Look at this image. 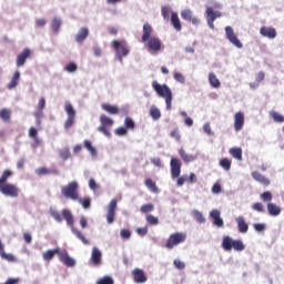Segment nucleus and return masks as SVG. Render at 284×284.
<instances>
[{
  "label": "nucleus",
  "mask_w": 284,
  "mask_h": 284,
  "mask_svg": "<svg viewBox=\"0 0 284 284\" xmlns=\"http://www.w3.org/2000/svg\"><path fill=\"white\" fill-rule=\"evenodd\" d=\"M12 176V171L9 169L4 170L0 176V193L10 199H18L19 186L17 184L8 183V179Z\"/></svg>",
  "instance_id": "nucleus-1"
},
{
  "label": "nucleus",
  "mask_w": 284,
  "mask_h": 284,
  "mask_svg": "<svg viewBox=\"0 0 284 284\" xmlns=\"http://www.w3.org/2000/svg\"><path fill=\"white\" fill-rule=\"evenodd\" d=\"M62 217L67 222V225L71 227L72 234L79 239L83 243V245H90V241L83 235V233L77 229H74V216L72 215V212L70 210L64 209L62 210Z\"/></svg>",
  "instance_id": "nucleus-2"
},
{
  "label": "nucleus",
  "mask_w": 284,
  "mask_h": 284,
  "mask_svg": "<svg viewBox=\"0 0 284 284\" xmlns=\"http://www.w3.org/2000/svg\"><path fill=\"white\" fill-rule=\"evenodd\" d=\"M152 88L159 97L165 99L166 110H172V90L170 87H168V84H160L159 82L153 81Z\"/></svg>",
  "instance_id": "nucleus-3"
},
{
  "label": "nucleus",
  "mask_w": 284,
  "mask_h": 284,
  "mask_svg": "<svg viewBox=\"0 0 284 284\" xmlns=\"http://www.w3.org/2000/svg\"><path fill=\"white\" fill-rule=\"evenodd\" d=\"M61 194L64 199L79 201V183L77 181L69 182L67 185L61 187Z\"/></svg>",
  "instance_id": "nucleus-4"
},
{
  "label": "nucleus",
  "mask_w": 284,
  "mask_h": 284,
  "mask_svg": "<svg viewBox=\"0 0 284 284\" xmlns=\"http://www.w3.org/2000/svg\"><path fill=\"white\" fill-rule=\"evenodd\" d=\"M222 247L225 252H232V250H235V252H243V250H245V244H243V241L241 240H233L226 235L223 237Z\"/></svg>",
  "instance_id": "nucleus-5"
},
{
  "label": "nucleus",
  "mask_w": 284,
  "mask_h": 284,
  "mask_svg": "<svg viewBox=\"0 0 284 284\" xmlns=\"http://www.w3.org/2000/svg\"><path fill=\"white\" fill-rule=\"evenodd\" d=\"M171 176L172 179H178L176 185L179 187L185 185V181H187V179L181 176V160L176 158L171 159Z\"/></svg>",
  "instance_id": "nucleus-6"
},
{
  "label": "nucleus",
  "mask_w": 284,
  "mask_h": 284,
  "mask_svg": "<svg viewBox=\"0 0 284 284\" xmlns=\"http://www.w3.org/2000/svg\"><path fill=\"white\" fill-rule=\"evenodd\" d=\"M112 48L115 50L116 59L120 63H123V57H128V54H130L128 42H125V40H113Z\"/></svg>",
  "instance_id": "nucleus-7"
},
{
  "label": "nucleus",
  "mask_w": 284,
  "mask_h": 284,
  "mask_svg": "<svg viewBox=\"0 0 284 284\" xmlns=\"http://www.w3.org/2000/svg\"><path fill=\"white\" fill-rule=\"evenodd\" d=\"M64 112H67L68 118L64 121L63 128L64 130H70V128L74 125V119H77V111L74 110V106H72V103L65 102Z\"/></svg>",
  "instance_id": "nucleus-8"
},
{
  "label": "nucleus",
  "mask_w": 284,
  "mask_h": 284,
  "mask_svg": "<svg viewBox=\"0 0 284 284\" xmlns=\"http://www.w3.org/2000/svg\"><path fill=\"white\" fill-rule=\"evenodd\" d=\"M186 239H187V234L185 233H173L169 236L165 247L168 250H172L176 247V245H181V243H185Z\"/></svg>",
  "instance_id": "nucleus-9"
},
{
  "label": "nucleus",
  "mask_w": 284,
  "mask_h": 284,
  "mask_svg": "<svg viewBox=\"0 0 284 284\" xmlns=\"http://www.w3.org/2000/svg\"><path fill=\"white\" fill-rule=\"evenodd\" d=\"M145 49L150 54H159L163 50V43L156 37L150 38L145 42Z\"/></svg>",
  "instance_id": "nucleus-10"
},
{
  "label": "nucleus",
  "mask_w": 284,
  "mask_h": 284,
  "mask_svg": "<svg viewBox=\"0 0 284 284\" xmlns=\"http://www.w3.org/2000/svg\"><path fill=\"white\" fill-rule=\"evenodd\" d=\"M100 123H101V125L98 128V131L102 132V134H104V136H111L110 130H108V128H112V125H114V120L110 119L105 114H101Z\"/></svg>",
  "instance_id": "nucleus-11"
},
{
  "label": "nucleus",
  "mask_w": 284,
  "mask_h": 284,
  "mask_svg": "<svg viewBox=\"0 0 284 284\" xmlns=\"http://www.w3.org/2000/svg\"><path fill=\"white\" fill-rule=\"evenodd\" d=\"M205 13L209 28H211V30H214V22L217 19H221L223 17V13H221L220 11H214L212 7H207Z\"/></svg>",
  "instance_id": "nucleus-12"
},
{
  "label": "nucleus",
  "mask_w": 284,
  "mask_h": 284,
  "mask_svg": "<svg viewBox=\"0 0 284 284\" xmlns=\"http://www.w3.org/2000/svg\"><path fill=\"white\" fill-rule=\"evenodd\" d=\"M225 34L226 39L230 41V43H232V45L239 49L243 48V43L241 42L239 37H236V33H234V29L232 27H225Z\"/></svg>",
  "instance_id": "nucleus-13"
},
{
  "label": "nucleus",
  "mask_w": 284,
  "mask_h": 284,
  "mask_svg": "<svg viewBox=\"0 0 284 284\" xmlns=\"http://www.w3.org/2000/svg\"><path fill=\"white\" fill-rule=\"evenodd\" d=\"M116 199H112L106 206V222L109 223V225H112V223H114V217L116 216Z\"/></svg>",
  "instance_id": "nucleus-14"
},
{
  "label": "nucleus",
  "mask_w": 284,
  "mask_h": 284,
  "mask_svg": "<svg viewBox=\"0 0 284 284\" xmlns=\"http://www.w3.org/2000/svg\"><path fill=\"white\" fill-rule=\"evenodd\" d=\"M32 51H30V49L27 48L22 50V52L19 53L16 59L17 68H23V65H26V61H28V59H30Z\"/></svg>",
  "instance_id": "nucleus-15"
},
{
  "label": "nucleus",
  "mask_w": 284,
  "mask_h": 284,
  "mask_svg": "<svg viewBox=\"0 0 284 284\" xmlns=\"http://www.w3.org/2000/svg\"><path fill=\"white\" fill-rule=\"evenodd\" d=\"M181 17L184 19V21H191L193 26H200L201 20L196 17H194V13L190 9H184L181 11Z\"/></svg>",
  "instance_id": "nucleus-16"
},
{
  "label": "nucleus",
  "mask_w": 284,
  "mask_h": 284,
  "mask_svg": "<svg viewBox=\"0 0 284 284\" xmlns=\"http://www.w3.org/2000/svg\"><path fill=\"white\" fill-rule=\"evenodd\" d=\"M245 125V114L243 112H236L234 114V130L235 132H241Z\"/></svg>",
  "instance_id": "nucleus-17"
},
{
  "label": "nucleus",
  "mask_w": 284,
  "mask_h": 284,
  "mask_svg": "<svg viewBox=\"0 0 284 284\" xmlns=\"http://www.w3.org/2000/svg\"><path fill=\"white\" fill-rule=\"evenodd\" d=\"M59 258L61 263H63L67 267H74V265H77V262L74 261V258L70 257L68 252L59 253Z\"/></svg>",
  "instance_id": "nucleus-18"
},
{
  "label": "nucleus",
  "mask_w": 284,
  "mask_h": 284,
  "mask_svg": "<svg viewBox=\"0 0 284 284\" xmlns=\"http://www.w3.org/2000/svg\"><path fill=\"white\" fill-rule=\"evenodd\" d=\"M210 216L213 219V225H215L216 227H223L224 222L223 219L221 217V211L216 209L212 210Z\"/></svg>",
  "instance_id": "nucleus-19"
},
{
  "label": "nucleus",
  "mask_w": 284,
  "mask_h": 284,
  "mask_svg": "<svg viewBox=\"0 0 284 284\" xmlns=\"http://www.w3.org/2000/svg\"><path fill=\"white\" fill-rule=\"evenodd\" d=\"M236 224H237V230L241 234H247V231L250 230V225L247 222H245V217L243 216H237L235 219Z\"/></svg>",
  "instance_id": "nucleus-20"
},
{
  "label": "nucleus",
  "mask_w": 284,
  "mask_h": 284,
  "mask_svg": "<svg viewBox=\"0 0 284 284\" xmlns=\"http://www.w3.org/2000/svg\"><path fill=\"white\" fill-rule=\"evenodd\" d=\"M252 178L254 179V181H256L257 183H261V185H270L271 181L268 178H265V175L261 174V172L258 171H253L252 172Z\"/></svg>",
  "instance_id": "nucleus-21"
},
{
  "label": "nucleus",
  "mask_w": 284,
  "mask_h": 284,
  "mask_svg": "<svg viewBox=\"0 0 284 284\" xmlns=\"http://www.w3.org/2000/svg\"><path fill=\"white\" fill-rule=\"evenodd\" d=\"M260 33L267 39H276V29L272 27H262Z\"/></svg>",
  "instance_id": "nucleus-22"
},
{
  "label": "nucleus",
  "mask_w": 284,
  "mask_h": 284,
  "mask_svg": "<svg viewBox=\"0 0 284 284\" xmlns=\"http://www.w3.org/2000/svg\"><path fill=\"white\" fill-rule=\"evenodd\" d=\"M89 34H90V31L88 30V28L82 27L75 36L77 43H83V41L88 39Z\"/></svg>",
  "instance_id": "nucleus-23"
},
{
  "label": "nucleus",
  "mask_w": 284,
  "mask_h": 284,
  "mask_svg": "<svg viewBox=\"0 0 284 284\" xmlns=\"http://www.w3.org/2000/svg\"><path fill=\"white\" fill-rule=\"evenodd\" d=\"M19 79H21V73L19 71H14L11 81L7 84L8 90H14L19 85Z\"/></svg>",
  "instance_id": "nucleus-24"
},
{
  "label": "nucleus",
  "mask_w": 284,
  "mask_h": 284,
  "mask_svg": "<svg viewBox=\"0 0 284 284\" xmlns=\"http://www.w3.org/2000/svg\"><path fill=\"white\" fill-rule=\"evenodd\" d=\"M171 23L174 30H176L178 32H181V30L183 29V27L181 26V20L179 19V13L176 12L171 13Z\"/></svg>",
  "instance_id": "nucleus-25"
},
{
  "label": "nucleus",
  "mask_w": 284,
  "mask_h": 284,
  "mask_svg": "<svg viewBox=\"0 0 284 284\" xmlns=\"http://www.w3.org/2000/svg\"><path fill=\"white\" fill-rule=\"evenodd\" d=\"M91 263H93V265H101V251L97 247L92 248V253H91Z\"/></svg>",
  "instance_id": "nucleus-26"
},
{
  "label": "nucleus",
  "mask_w": 284,
  "mask_h": 284,
  "mask_svg": "<svg viewBox=\"0 0 284 284\" xmlns=\"http://www.w3.org/2000/svg\"><path fill=\"white\" fill-rule=\"evenodd\" d=\"M36 174L38 176H45V174H55V175H59V170H50L45 166H41V168H38L36 170Z\"/></svg>",
  "instance_id": "nucleus-27"
},
{
  "label": "nucleus",
  "mask_w": 284,
  "mask_h": 284,
  "mask_svg": "<svg viewBox=\"0 0 284 284\" xmlns=\"http://www.w3.org/2000/svg\"><path fill=\"white\" fill-rule=\"evenodd\" d=\"M58 254H61V251L59 250V247L57 248H53V250H48L47 252H44L42 254V258L43 261H52L54 258V255Z\"/></svg>",
  "instance_id": "nucleus-28"
},
{
  "label": "nucleus",
  "mask_w": 284,
  "mask_h": 284,
  "mask_svg": "<svg viewBox=\"0 0 284 284\" xmlns=\"http://www.w3.org/2000/svg\"><path fill=\"white\" fill-rule=\"evenodd\" d=\"M267 210H268V214L271 216H278L281 214V212H282L281 206H278V205H276V204H274L272 202H270L267 204Z\"/></svg>",
  "instance_id": "nucleus-29"
},
{
  "label": "nucleus",
  "mask_w": 284,
  "mask_h": 284,
  "mask_svg": "<svg viewBox=\"0 0 284 284\" xmlns=\"http://www.w3.org/2000/svg\"><path fill=\"white\" fill-rule=\"evenodd\" d=\"M144 185H146L148 190H150V192H152L153 194H159L160 190L159 186H156V182H154V180L146 179L144 181Z\"/></svg>",
  "instance_id": "nucleus-30"
},
{
  "label": "nucleus",
  "mask_w": 284,
  "mask_h": 284,
  "mask_svg": "<svg viewBox=\"0 0 284 284\" xmlns=\"http://www.w3.org/2000/svg\"><path fill=\"white\" fill-rule=\"evenodd\" d=\"M229 153L233 159H236V161H243V149L241 148H232L230 149Z\"/></svg>",
  "instance_id": "nucleus-31"
},
{
  "label": "nucleus",
  "mask_w": 284,
  "mask_h": 284,
  "mask_svg": "<svg viewBox=\"0 0 284 284\" xmlns=\"http://www.w3.org/2000/svg\"><path fill=\"white\" fill-rule=\"evenodd\" d=\"M143 41L146 42L148 40L152 39V32H153V29H152V26H150L149 23H145L143 26Z\"/></svg>",
  "instance_id": "nucleus-32"
},
{
  "label": "nucleus",
  "mask_w": 284,
  "mask_h": 284,
  "mask_svg": "<svg viewBox=\"0 0 284 284\" xmlns=\"http://www.w3.org/2000/svg\"><path fill=\"white\" fill-rule=\"evenodd\" d=\"M12 116V111L10 109H1L0 110V119L4 122L8 123Z\"/></svg>",
  "instance_id": "nucleus-33"
},
{
  "label": "nucleus",
  "mask_w": 284,
  "mask_h": 284,
  "mask_svg": "<svg viewBox=\"0 0 284 284\" xmlns=\"http://www.w3.org/2000/svg\"><path fill=\"white\" fill-rule=\"evenodd\" d=\"M102 110H104V112H108V114H119V106L116 105L103 103Z\"/></svg>",
  "instance_id": "nucleus-34"
},
{
  "label": "nucleus",
  "mask_w": 284,
  "mask_h": 284,
  "mask_svg": "<svg viewBox=\"0 0 284 284\" xmlns=\"http://www.w3.org/2000/svg\"><path fill=\"white\" fill-rule=\"evenodd\" d=\"M149 114L153 119V121H159V119H161V110H159L156 105H152L150 108Z\"/></svg>",
  "instance_id": "nucleus-35"
},
{
  "label": "nucleus",
  "mask_w": 284,
  "mask_h": 284,
  "mask_svg": "<svg viewBox=\"0 0 284 284\" xmlns=\"http://www.w3.org/2000/svg\"><path fill=\"white\" fill-rule=\"evenodd\" d=\"M209 82L212 88H221V80H219V78H216V74L212 72L209 74Z\"/></svg>",
  "instance_id": "nucleus-36"
},
{
  "label": "nucleus",
  "mask_w": 284,
  "mask_h": 284,
  "mask_svg": "<svg viewBox=\"0 0 284 284\" xmlns=\"http://www.w3.org/2000/svg\"><path fill=\"white\" fill-rule=\"evenodd\" d=\"M179 154L181 156V159L184 161V163H192V161H194L196 158L194 155H190L185 153V150L181 149L179 151Z\"/></svg>",
  "instance_id": "nucleus-37"
},
{
  "label": "nucleus",
  "mask_w": 284,
  "mask_h": 284,
  "mask_svg": "<svg viewBox=\"0 0 284 284\" xmlns=\"http://www.w3.org/2000/svg\"><path fill=\"white\" fill-rule=\"evenodd\" d=\"M220 165L225 170V172H230V170H232V161L227 158L220 160Z\"/></svg>",
  "instance_id": "nucleus-38"
},
{
  "label": "nucleus",
  "mask_w": 284,
  "mask_h": 284,
  "mask_svg": "<svg viewBox=\"0 0 284 284\" xmlns=\"http://www.w3.org/2000/svg\"><path fill=\"white\" fill-rule=\"evenodd\" d=\"M59 156L62 159V161H68V159H71L72 153L70 152L69 148H64L59 151Z\"/></svg>",
  "instance_id": "nucleus-39"
},
{
  "label": "nucleus",
  "mask_w": 284,
  "mask_h": 284,
  "mask_svg": "<svg viewBox=\"0 0 284 284\" xmlns=\"http://www.w3.org/2000/svg\"><path fill=\"white\" fill-rule=\"evenodd\" d=\"M83 145L88 152H90L91 156H97V149L92 146V142L90 140H84Z\"/></svg>",
  "instance_id": "nucleus-40"
},
{
  "label": "nucleus",
  "mask_w": 284,
  "mask_h": 284,
  "mask_svg": "<svg viewBox=\"0 0 284 284\" xmlns=\"http://www.w3.org/2000/svg\"><path fill=\"white\" fill-rule=\"evenodd\" d=\"M270 116L275 123H284V115H281V113L276 111H270Z\"/></svg>",
  "instance_id": "nucleus-41"
},
{
  "label": "nucleus",
  "mask_w": 284,
  "mask_h": 284,
  "mask_svg": "<svg viewBox=\"0 0 284 284\" xmlns=\"http://www.w3.org/2000/svg\"><path fill=\"white\" fill-rule=\"evenodd\" d=\"M132 274L135 283H143V272L141 270L135 268Z\"/></svg>",
  "instance_id": "nucleus-42"
},
{
  "label": "nucleus",
  "mask_w": 284,
  "mask_h": 284,
  "mask_svg": "<svg viewBox=\"0 0 284 284\" xmlns=\"http://www.w3.org/2000/svg\"><path fill=\"white\" fill-rule=\"evenodd\" d=\"M49 214L54 219V221H57V223H63V217H61V213H59V211L50 209Z\"/></svg>",
  "instance_id": "nucleus-43"
},
{
  "label": "nucleus",
  "mask_w": 284,
  "mask_h": 284,
  "mask_svg": "<svg viewBox=\"0 0 284 284\" xmlns=\"http://www.w3.org/2000/svg\"><path fill=\"white\" fill-rule=\"evenodd\" d=\"M51 28L53 32H59V29L61 28V18H53Z\"/></svg>",
  "instance_id": "nucleus-44"
},
{
  "label": "nucleus",
  "mask_w": 284,
  "mask_h": 284,
  "mask_svg": "<svg viewBox=\"0 0 284 284\" xmlns=\"http://www.w3.org/2000/svg\"><path fill=\"white\" fill-rule=\"evenodd\" d=\"M1 258H3L4 261H8L9 263H14V261H17V257H14V255L12 254H8L6 253V251H2L0 253Z\"/></svg>",
  "instance_id": "nucleus-45"
},
{
  "label": "nucleus",
  "mask_w": 284,
  "mask_h": 284,
  "mask_svg": "<svg viewBox=\"0 0 284 284\" xmlns=\"http://www.w3.org/2000/svg\"><path fill=\"white\" fill-rule=\"evenodd\" d=\"M145 219H146V223L149 225H159V217H156L152 214H148Z\"/></svg>",
  "instance_id": "nucleus-46"
},
{
  "label": "nucleus",
  "mask_w": 284,
  "mask_h": 284,
  "mask_svg": "<svg viewBox=\"0 0 284 284\" xmlns=\"http://www.w3.org/2000/svg\"><path fill=\"white\" fill-rule=\"evenodd\" d=\"M193 216L197 223H205V217L201 211H193Z\"/></svg>",
  "instance_id": "nucleus-47"
},
{
  "label": "nucleus",
  "mask_w": 284,
  "mask_h": 284,
  "mask_svg": "<svg viewBox=\"0 0 284 284\" xmlns=\"http://www.w3.org/2000/svg\"><path fill=\"white\" fill-rule=\"evenodd\" d=\"M261 199L264 203H270V201H272L273 196H272V192L266 191L264 193L261 194Z\"/></svg>",
  "instance_id": "nucleus-48"
},
{
  "label": "nucleus",
  "mask_w": 284,
  "mask_h": 284,
  "mask_svg": "<svg viewBox=\"0 0 284 284\" xmlns=\"http://www.w3.org/2000/svg\"><path fill=\"white\" fill-rule=\"evenodd\" d=\"M38 131L34 126H31L29 129V136L30 139H33L36 143H39V138H37Z\"/></svg>",
  "instance_id": "nucleus-49"
},
{
  "label": "nucleus",
  "mask_w": 284,
  "mask_h": 284,
  "mask_svg": "<svg viewBox=\"0 0 284 284\" xmlns=\"http://www.w3.org/2000/svg\"><path fill=\"white\" fill-rule=\"evenodd\" d=\"M97 284H114V280L110 276H103L99 281H97Z\"/></svg>",
  "instance_id": "nucleus-50"
},
{
  "label": "nucleus",
  "mask_w": 284,
  "mask_h": 284,
  "mask_svg": "<svg viewBox=\"0 0 284 284\" xmlns=\"http://www.w3.org/2000/svg\"><path fill=\"white\" fill-rule=\"evenodd\" d=\"M124 128L126 130H134V121L131 118H125Z\"/></svg>",
  "instance_id": "nucleus-51"
},
{
  "label": "nucleus",
  "mask_w": 284,
  "mask_h": 284,
  "mask_svg": "<svg viewBox=\"0 0 284 284\" xmlns=\"http://www.w3.org/2000/svg\"><path fill=\"white\" fill-rule=\"evenodd\" d=\"M252 210H254V212H265V206H263V203L257 202L252 205Z\"/></svg>",
  "instance_id": "nucleus-52"
},
{
  "label": "nucleus",
  "mask_w": 284,
  "mask_h": 284,
  "mask_svg": "<svg viewBox=\"0 0 284 284\" xmlns=\"http://www.w3.org/2000/svg\"><path fill=\"white\" fill-rule=\"evenodd\" d=\"M161 12H162L163 19H165V21H170V8L162 7Z\"/></svg>",
  "instance_id": "nucleus-53"
},
{
  "label": "nucleus",
  "mask_w": 284,
  "mask_h": 284,
  "mask_svg": "<svg viewBox=\"0 0 284 284\" xmlns=\"http://www.w3.org/2000/svg\"><path fill=\"white\" fill-rule=\"evenodd\" d=\"M75 201H79L84 210H88V207H90L91 201L88 197L85 199L79 197V200H75Z\"/></svg>",
  "instance_id": "nucleus-54"
},
{
  "label": "nucleus",
  "mask_w": 284,
  "mask_h": 284,
  "mask_svg": "<svg viewBox=\"0 0 284 284\" xmlns=\"http://www.w3.org/2000/svg\"><path fill=\"white\" fill-rule=\"evenodd\" d=\"M170 136L171 139H175L178 142L181 141V132L179 131V129H174L173 131H171Z\"/></svg>",
  "instance_id": "nucleus-55"
},
{
  "label": "nucleus",
  "mask_w": 284,
  "mask_h": 284,
  "mask_svg": "<svg viewBox=\"0 0 284 284\" xmlns=\"http://www.w3.org/2000/svg\"><path fill=\"white\" fill-rule=\"evenodd\" d=\"M173 78L175 79V81H178L179 83H185V77L180 73V72H174L173 73Z\"/></svg>",
  "instance_id": "nucleus-56"
},
{
  "label": "nucleus",
  "mask_w": 284,
  "mask_h": 284,
  "mask_svg": "<svg viewBox=\"0 0 284 284\" xmlns=\"http://www.w3.org/2000/svg\"><path fill=\"white\" fill-rule=\"evenodd\" d=\"M67 72H77V63L70 62L64 67Z\"/></svg>",
  "instance_id": "nucleus-57"
},
{
  "label": "nucleus",
  "mask_w": 284,
  "mask_h": 284,
  "mask_svg": "<svg viewBox=\"0 0 284 284\" xmlns=\"http://www.w3.org/2000/svg\"><path fill=\"white\" fill-rule=\"evenodd\" d=\"M173 265L176 270H185V263L181 262V260H174Z\"/></svg>",
  "instance_id": "nucleus-58"
},
{
  "label": "nucleus",
  "mask_w": 284,
  "mask_h": 284,
  "mask_svg": "<svg viewBox=\"0 0 284 284\" xmlns=\"http://www.w3.org/2000/svg\"><path fill=\"white\" fill-rule=\"evenodd\" d=\"M38 110L39 112L45 110V98H40L38 102Z\"/></svg>",
  "instance_id": "nucleus-59"
},
{
  "label": "nucleus",
  "mask_w": 284,
  "mask_h": 284,
  "mask_svg": "<svg viewBox=\"0 0 284 284\" xmlns=\"http://www.w3.org/2000/svg\"><path fill=\"white\" fill-rule=\"evenodd\" d=\"M143 212L144 214H148V212H154V204H144Z\"/></svg>",
  "instance_id": "nucleus-60"
},
{
  "label": "nucleus",
  "mask_w": 284,
  "mask_h": 284,
  "mask_svg": "<svg viewBox=\"0 0 284 284\" xmlns=\"http://www.w3.org/2000/svg\"><path fill=\"white\" fill-rule=\"evenodd\" d=\"M120 236H121L122 239H130V236H132V233L130 232V230L123 229V230L120 232Z\"/></svg>",
  "instance_id": "nucleus-61"
},
{
  "label": "nucleus",
  "mask_w": 284,
  "mask_h": 284,
  "mask_svg": "<svg viewBox=\"0 0 284 284\" xmlns=\"http://www.w3.org/2000/svg\"><path fill=\"white\" fill-rule=\"evenodd\" d=\"M89 187L90 190H99V184H97V181H94V179H90L89 180Z\"/></svg>",
  "instance_id": "nucleus-62"
},
{
  "label": "nucleus",
  "mask_w": 284,
  "mask_h": 284,
  "mask_svg": "<svg viewBox=\"0 0 284 284\" xmlns=\"http://www.w3.org/2000/svg\"><path fill=\"white\" fill-rule=\"evenodd\" d=\"M253 227L256 232H265V224L257 223L254 224Z\"/></svg>",
  "instance_id": "nucleus-63"
},
{
  "label": "nucleus",
  "mask_w": 284,
  "mask_h": 284,
  "mask_svg": "<svg viewBox=\"0 0 284 284\" xmlns=\"http://www.w3.org/2000/svg\"><path fill=\"white\" fill-rule=\"evenodd\" d=\"M221 184L219 183H215L213 186H212V192L213 194H221Z\"/></svg>",
  "instance_id": "nucleus-64"
}]
</instances>
